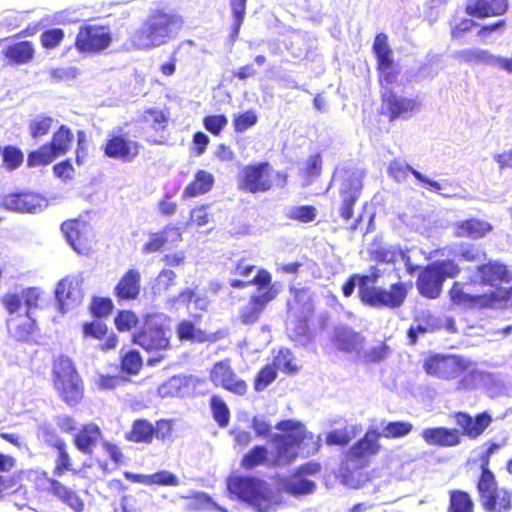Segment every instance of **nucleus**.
Masks as SVG:
<instances>
[{
	"label": "nucleus",
	"instance_id": "nucleus-49",
	"mask_svg": "<svg viewBox=\"0 0 512 512\" xmlns=\"http://www.w3.org/2000/svg\"><path fill=\"white\" fill-rule=\"evenodd\" d=\"M177 335L180 340L204 342L208 339L205 332L197 329L190 321L183 320L177 327Z\"/></svg>",
	"mask_w": 512,
	"mask_h": 512
},
{
	"label": "nucleus",
	"instance_id": "nucleus-2",
	"mask_svg": "<svg viewBox=\"0 0 512 512\" xmlns=\"http://www.w3.org/2000/svg\"><path fill=\"white\" fill-rule=\"evenodd\" d=\"M181 16L162 10L152 11L132 34L131 43L140 50H151L166 44L182 26Z\"/></svg>",
	"mask_w": 512,
	"mask_h": 512
},
{
	"label": "nucleus",
	"instance_id": "nucleus-7",
	"mask_svg": "<svg viewBox=\"0 0 512 512\" xmlns=\"http://www.w3.org/2000/svg\"><path fill=\"white\" fill-rule=\"evenodd\" d=\"M376 277L363 276L359 279V294L361 300L375 307L396 308L402 305L407 295V287L403 283H397L390 286L389 289L376 287L373 284Z\"/></svg>",
	"mask_w": 512,
	"mask_h": 512
},
{
	"label": "nucleus",
	"instance_id": "nucleus-58",
	"mask_svg": "<svg viewBox=\"0 0 512 512\" xmlns=\"http://www.w3.org/2000/svg\"><path fill=\"white\" fill-rule=\"evenodd\" d=\"M277 376L276 369L273 365H266L263 367L255 377L254 388L256 391H263L268 387Z\"/></svg>",
	"mask_w": 512,
	"mask_h": 512
},
{
	"label": "nucleus",
	"instance_id": "nucleus-50",
	"mask_svg": "<svg viewBox=\"0 0 512 512\" xmlns=\"http://www.w3.org/2000/svg\"><path fill=\"white\" fill-rule=\"evenodd\" d=\"M56 157H59L50 144L43 145L37 151L31 152L27 158L29 166H41L50 164Z\"/></svg>",
	"mask_w": 512,
	"mask_h": 512
},
{
	"label": "nucleus",
	"instance_id": "nucleus-40",
	"mask_svg": "<svg viewBox=\"0 0 512 512\" xmlns=\"http://www.w3.org/2000/svg\"><path fill=\"white\" fill-rule=\"evenodd\" d=\"M15 466L12 456L0 454V498L16 486L14 479L7 475Z\"/></svg>",
	"mask_w": 512,
	"mask_h": 512
},
{
	"label": "nucleus",
	"instance_id": "nucleus-31",
	"mask_svg": "<svg viewBox=\"0 0 512 512\" xmlns=\"http://www.w3.org/2000/svg\"><path fill=\"white\" fill-rule=\"evenodd\" d=\"M280 488L292 496H302L311 494L316 489L314 481L303 477L297 472L290 477L283 478L279 482Z\"/></svg>",
	"mask_w": 512,
	"mask_h": 512
},
{
	"label": "nucleus",
	"instance_id": "nucleus-62",
	"mask_svg": "<svg viewBox=\"0 0 512 512\" xmlns=\"http://www.w3.org/2000/svg\"><path fill=\"white\" fill-rule=\"evenodd\" d=\"M56 447L59 451V455L56 460L54 474L56 476L60 477V476H62V474L65 470H72V468H71L72 464H71L70 456L68 455V453L65 450V443L63 441H58L56 443Z\"/></svg>",
	"mask_w": 512,
	"mask_h": 512
},
{
	"label": "nucleus",
	"instance_id": "nucleus-30",
	"mask_svg": "<svg viewBox=\"0 0 512 512\" xmlns=\"http://www.w3.org/2000/svg\"><path fill=\"white\" fill-rule=\"evenodd\" d=\"M422 438L428 445L451 447L460 443V436L456 429L444 427L427 428L422 432Z\"/></svg>",
	"mask_w": 512,
	"mask_h": 512
},
{
	"label": "nucleus",
	"instance_id": "nucleus-44",
	"mask_svg": "<svg viewBox=\"0 0 512 512\" xmlns=\"http://www.w3.org/2000/svg\"><path fill=\"white\" fill-rule=\"evenodd\" d=\"M72 131L65 125H62L57 132L53 134L50 146L58 156L65 155L71 148L73 141Z\"/></svg>",
	"mask_w": 512,
	"mask_h": 512
},
{
	"label": "nucleus",
	"instance_id": "nucleus-61",
	"mask_svg": "<svg viewBox=\"0 0 512 512\" xmlns=\"http://www.w3.org/2000/svg\"><path fill=\"white\" fill-rule=\"evenodd\" d=\"M142 358L137 351H129L122 357V370L130 373L137 374L142 367Z\"/></svg>",
	"mask_w": 512,
	"mask_h": 512
},
{
	"label": "nucleus",
	"instance_id": "nucleus-35",
	"mask_svg": "<svg viewBox=\"0 0 512 512\" xmlns=\"http://www.w3.org/2000/svg\"><path fill=\"white\" fill-rule=\"evenodd\" d=\"M9 333L17 340H26L33 331L34 319L31 315L11 316L7 320Z\"/></svg>",
	"mask_w": 512,
	"mask_h": 512
},
{
	"label": "nucleus",
	"instance_id": "nucleus-34",
	"mask_svg": "<svg viewBox=\"0 0 512 512\" xmlns=\"http://www.w3.org/2000/svg\"><path fill=\"white\" fill-rule=\"evenodd\" d=\"M35 49L30 41H21L6 46L3 49L5 58L16 64H25L34 57Z\"/></svg>",
	"mask_w": 512,
	"mask_h": 512
},
{
	"label": "nucleus",
	"instance_id": "nucleus-27",
	"mask_svg": "<svg viewBox=\"0 0 512 512\" xmlns=\"http://www.w3.org/2000/svg\"><path fill=\"white\" fill-rule=\"evenodd\" d=\"M181 239L182 234L180 229L173 225H167L161 231L149 234V239L143 246V252H157L168 242H178Z\"/></svg>",
	"mask_w": 512,
	"mask_h": 512
},
{
	"label": "nucleus",
	"instance_id": "nucleus-1",
	"mask_svg": "<svg viewBox=\"0 0 512 512\" xmlns=\"http://www.w3.org/2000/svg\"><path fill=\"white\" fill-rule=\"evenodd\" d=\"M425 372L435 378L451 381L461 375L458 388L486 386L492 375L473 368V363L465 357L452 354H436L428 357L423 365Z\"/></svg>",
	"mask_w": 512,
	"mask_h": 512
},
{
	"label": "nucleus",
	"instance_id": "nucleus-36",
	"mask_svg": "<svg viewBox=\"0 0 512 512\" xmlns=\"http://www.w3.org/2000/svg\"><path fill=\"white\" fill-rule=\"evenodd\" d=\"M214 185V176L205 170H199L194 180L185 188L183 197H195L209 192Z\"/></svg>",
	"mask_w": 512,
	"mask_h": 512
},
{
	"label": "nucleus",
	"instance_id": "nucleus-18",
	"mask_svg": "<svg viewBox=\"0 0 512 512\" xmlns=\"http://www.w3.org/2000/svg\"><path fill=\"white\" fill-rule=\"evenodd\" d=\"M332 342L342 352L360 356L364 347V337L349 327H336L333 332Z\"/></svg>",
	"mask_w": 512,
	"mask_h": 512
},
{
	"label": "nucleus",
	"instance_id": "nucleus-28",
	"mask_svg": "<svg viewBox=\"0 0 512 512\" xmlns=\"http://www.w3.org/2000/svg\"><path fill=\"white\" fill-rule=\"evenodd\" d=\"M492 225L484 220L471 218L459 221L453 225V234L456 237H468L478 239L492 231Z\"/></svg>",
	"mask_w": 512,
	"mask_h": 512
},
{
	"label": "nucleus",
	"instance_id": "nucleus-26",
	"mask_svg": "<svg viewBox=\"0 0 512 512\" xmlns=\"http://www.w3.org/2000/svg\"><path fill=\"white\" fill-rule=\"evenodd\" d=\"M140 272L136 269L128 270L115 286V295L121 300H134L140 293Z\"/></svg>",
	"mask_w": 512,
	"mask_h": 512
},
{
	"label": "nucleus",
	"instance_id": "nucleus-48",
	"mask_svg": "<svg viewBox=\"0 0 512 512\" xmlns=\"http://www.w3.org/2000/svg\"><path fill=\"white\" fill-rule=\"evenodd\" d=\"M413 429V425L406 421L388 422L382 424L380 437L384 438H401L408 435Z\"/></svg>",
	"mask_w": 512,
	"mask_h": 512
},
{
	"label": "nucleus",
	"instance_id": "nucleus-17",
	"mask_svg": "<svg viewBox=\"0 0 512 512\" xmlns=\"http://www.w3.org/2000/svg\"><path fill=\"white\" fill-rule=\"evenodd\" d=\"M0 205L14 212L37 213L46 207V201L37 194L22 193L5 196Z\"/></svg>",
	"mask_w": 512,
	"mask_h": 512
},
{
	"label": "nucleus",
	"instance_id": "nucleus-15",
	"mask_svg": "<svg viewBox=\"0 0 512 512\" xmlns=\"http://www.w3.org/2000/svg\"><path fill=\"white\" fill-rule=\"evenodd\" d=\"M210 379L215 386H220L236 395L242 396L247 392L246 382L236 375L229 360L214 364L210 371Z\"/></svg>",
	"mask_w": 512,
	"mask_h": 512
},
{
	"label": "nucleus",
	"instance_id": "nucleus-54",
	"mask_svg": "<svg viewBox=\"0 0 512 512\" xmlns=\"http://www.w3.org/2000/svg\"><path fill=\"white\" fill-rule=\"evenodd\" d=\"M185 388V379L179 376H174L158 387V394L161 397L180 396Z\"/></svg>",
	"mask_w": 512,
	"mask_h": 512
},
{
	"label": "nucleus",
	"instance_id": "nucleus-29",
	"mask_svg": "<svg viewBox=\"0 0 512 512\" xmlns=\"http://www.w3.org/2000/svg\"><path fill=\"white\" fill-rule=\"evenodd\" d=\"M455 421L458 426L463 430V434L476 438L483 433V431L491 423V417L487 413L479 414L475 419L466 413H457Z\"/></svg>",
	"mask_w": 512,
	"mask_h": 512
},
{
	"label": "nucleus",
	"instance_id": "nucleus-13",
	"mask_svg": "<svg viewBox=\"0 0 512 512\" xmlns=\"http://www.w3.org/2000/svg\"><path fill=\"white\" fill-rule=\"evenodd\" d=\"M83 278L81 275L67 276L57 284L55 295L63 313L78 307L83 300Z\"/></svg>",
	"mask_w": 512,
	"mask_h": 512
},
{
	"label": "nucleus",
	"instance_id": "nucleus-6",
	"mask_svg": "<svg viewBox=\"0 0 512 512\" xmlns=\"http://www.w3.org/2000/svg\"><path fill=\"white\" fill-rule=\"evenodd\" d=\"M171 332L164 314L148 315L141 332L133 336V341L150 353L165 351L170 347Z\"/></svg>",
	"mask_w": 512,
	"mask_h": 512
},
{
	"label": "nucleus",
	"instance_id": "nucleus-4",
	"mask_svg": "<svg viewBox=\"0 0 512 512\" xmlns=\"http://www.w3.org/2000/svg\"><path fill=\"white\" fill-rule=\"evenodd\" d=\"M228 490L257 512H273L282 503L279 489L256 477H233Z\"/></svg>",
	"mask_w": 512,
	"mask_h": 512
},
{
	"label": "nucleus",
	"instance_id": "nucleus-45",
	"mask_svg": "<svg viewBox=\"0 0 512 512\" xmlns=\"http://www.w3.org/2000/svg\"><path fill=\"white\" fill-rule=\"evenodd\" d=\"M373 51L377 58V67L387 66L394 63L393 52L388 44V38L385 34L380 33L375 37Z\"/></svg>",
	"mask_w": 512,
	"mask_h": 512
},
{
	"label": "nucleus",
	"instance_id": "nucleus-12",
	"mask_svg": "<svg viewBox=\"0 0 512 512\" xmlns=\"http://www.w3.org/2000/svg\"><path fill=\"white\" fill-rule=\"evenodd\" d=\"M112 42L109 30L103 26L81 27L76 37V48L81 52L100 53Z\"/></svg>",
	"mask_w": 512,
	"mask_h": 512
},
{
	"label": "nucleus",
	"instance_id": "nucleus-11",
	"mask_svg": "<svg viewBox=\"0 0 512 512\" xmlns=\"http://www.w3.org/2000/svg\"><path fill=\"white\" fill-rule=\"evenodd\" d=\"M103 152L109 158L131 162L139 154V144L118 129L108 134Z\"/></svg>",
	"mask_w": 512,
	"mask_h": 512
},
{
	"label": "nucleus",
	"instance_id": "nucleus-16",
	"mask_svg": "<svg viewBox=\"0 0 512 512\" xmlns=\"http://www.w3.org/2000/svg\"><path fill=\"white\" fill-rule=\"evenodd\" d=\"M362 189V174L358 172L346 173L340 186L342 198L341 216L344 219L352 217V207Z\"/></svg>",
	"mask_w": 512,
	"mask_h": 512
},
{
	"label": "nucleus",
	"instance_id": "nucleus-9",
	"mask_svg": "<svg viewBox=\"0 0 512 512\" xmlns=\"http://www.w3.org/2000/svg\"><path fill=\"white\" fill-rule=\"evenodd\" d=\"M379 438L380 434L376 430L369 429L364 437L350 448L347 456L348 467L358 470L368 465L370 458L381 449Z\"/></svg>",
	"mask_w": 512,
	"mask_h": 512
},
{
	"label": "nucleus",
	"instance_id": "nucleus-23",
	"mask_svg": "<svg viewBox=\"0 0 512 512\" xmlns=\"http://www.w3.org/2000/svg\"><path fill=\"white\" fill-rule=\"evenodd\" d=\"M507 8V0H468L466 4V12L478 18L502 15Z\"/></svg>",
	"mask_w": 512,
	"mask_h": 512
},
{
	"label": "nucleus",
	"instance_id": "nucleus-41",
	"mask_svg": "<svg viewBox=\"0 0 512 512\" xmlns=\"http://www.w3.org/2000/svg\"><path fill=\"white\" fill-rule=\"evenodd\" d=\"M100 436L101 433L98 426L94 424L86 425L76 436L75 445L80 451L89 453Z\"/></svg>",
	"mask_w": 512,
	"mask_h": 512
},
{
	"label": "nucleus",
	"instance_id": "nucleus-14",
	"mask_svg": "<svg viewBox=\"0 0 512 512\" xmlns=\"http://www.w3.org/2000/svg\"><path fill=\"white\" fill-rule=\"evenodd\" d=\"M238 186L250 193L269 190L272 186L269 165L261 163L245 166L239 174Z\"/></svg>",
	"mask_w": 512,
	"mask_h": 512
},
{
	"label": "nucleus",
	"instance_id": "nucleus-51",
	"mask_svg": "<svg viewBox=\"0 0 512 512\" xmlns=\"http://www.w3.org/2000/svg\"><path fill=\"white\" fill-rule=\"evenodd\" d=\"M56 157H59L50 144L43 145L37 151L31 152L27 158L29 166H41L50 164Z\"/></svg>",
	"mask_w": 512,
	"mask_h": 512
},
{
	"label": "nucleus",
	"instance_id": "nucleus-59",
	"mask_svg": "<svg viewBox=\"0 0 512 512\" xmlns=\"http://www.w3.org/2000/svg\"><path fill=\"white\" fill-rule=\"evenodd\" d=\"M377 69L380 74L379 80L383 91L390 90L389 86L396 81L399 74L397 65L394 62L392 64H388L387 66H379Z\"/></svg>",
	"mask_w": 512,
	"mask_h": 512
},
{
	"label": "nucleus",
	"instance_id": "nucleus-38",
	"mask_svg": "<svg viewBox=\"0 0 512 512\" xmlns=\"http://www.w3.org/2000/svg\"><path fill=\"white\" fill-rule=\"evenodd\" d=\"M171 302L173 304H186L188 308L192 305L193 309L200 311L207 310L210 303L208 297L204 293L190 288L184 289L178 296L172 298Z\"/></svg>",
	"mask_w": 512,
	"mask_h": 512
},
{
	"label": "nucleus",
	"instance_id": "nucleus-25",
	"mask_svg": "<svg viewBox=\"0 0 512 512\" xmlns=\"http://www.w3.org/2000/svg\"><path fill=\"white\" fill-rule=\"evenodd\" d=\"M510 279L511 276L506 267L496 262L478 266L471 276V281L474 283L491 285H494L497 281H509Z\"/></svg>",
	"mask_w": 512,
	"mask_h": 512
},
{
	"label": "nucleus",
	"instance_id": "nucleus-39",
	"mask_svg": "<svg viewBox=\"0 0 512 512\" xmlns=\"http://www.w3.org/2000/svg\"><path fill=\"white\" fill-rule=\"evenodd\" d=\"M511 502L512 494L503 488H497L482 503L487 510L503 512L510 509Z\"/></svg>",
	"mask_w": 512,
	"mask_h": 512
},
{
	"label": "nucleus",
	"instance_id": "nucleus-10",
	"mask_svg": "<svg viewBox=\"0 0 512 512\" xmlns=\"http://www.w3.org/2000/svg\"><path fill=\"white\" fill-rule=\"evenodd\" d=\"M450 299L454 304L464 307L485 306L487 304L495 306L494 301H501L504 306H508L512 305V288L498 289L493 294V300H491L485 296L472 295L464 291L459 282H455L450 290Z\"/></svg>",
	"mask_w": 512,
	"mask_h": 512
},
{
	"label": "nucleus",
	"instance_id": "nucleus-43",
	"mask_svg": "<svg viewBox=\"0 0 512 512\" xmlns=\"http://www.w3.org/2000/svg\"><path fill=\"white\" fill-rule=\"evenodd\" d=\"M154 428L146 420H136L130 432L126 434V439L132 442L150 443L153 440Z\"/></svg>",
	"mask_w": 512,
	"mask_h": 512
},
{
	"label": "nucleus",
	"instance_id": "nucleus-8",
	"mask_svg": "<svg viewBox=\"0 0 512 512\" xmlns=\"http://www.w3.org/2000/svg\"><path fill=\"white\" fill-rule=\"evenodd\" d=\"M61 229L68 243L78 254L89 255L95 250V234L86 221L70 220L64 222Z\"/></svg>",
	"mask_w": 512,
	"mask_h": 512
},
{
	"label": "nucleus",
	"instance_id": "nucleus-57",
	"mask_svg": "<svg viewBox=\"0 0 512 512\" xmlns=\"http://www.w3.org/2000/svg\"><path fill=\"white\" fill-rule=\"evenodd\" d=\"M450 512H473V503L467 493L454 492L451 495Z\"/></svg>",
	"mask_w": 512,
	"mask_h": 512
},
{
	"label": "nucleus",
	"instance_id": "nucleus-47",
	"mask_svg": "<svg viewBox=\"0 0 512 512\" xmlns=\"http://www.w3.org/2000/svg\"><path fill=\"white\" fill-rule=\"evenodd\" d=\"M190 502L187 505L189 510H211L214 508L217 511L227 512L226 509L216 504L206 493L197 492L192 496H181Z\"/></svg>",
	"mask_w": 512,
	"mask_h": 512
},
{
	"label": "nucleus",
	"instance_id": "nucleus-56",
	"mask_svg": "<svg viewBox=\"0 0 512 512\" xmlns=\"http://www.w3.org/2000/svg\"><path fill=\"white\" fill-rule=\"evenodd\" d=\"M22 297L26 308L24 315L32 316V310L40 307L42 292L36 287H30L22 290Z\"/></svg>",
	"mask_w": 512,
	"mask_h": 512
},
{
	"label": "nucleus",
	"instance_id": "nucleus-46",
	"mask_svg": "<svg viewBox=\"0 0 512 512\" xmlns=\"http://www.w3.org/2000/svg\"><path fill=\"white\" fill-rule=\"evenodd\" d=\"M273 367L275 369H279L284 373H297L299 370V365L297 364L293 354L290 350L281 348L273 357Z\"/></svg>",
	"mask_w": 512,
	"mask_h": 512
},
{
	"label": "nucleus",
	"instance_id": "nucleus-63",
	"mask_svg": "<svg viewBox=\"0 0 512 512\" xmlns=\"http://www.w3.org/2000/svg\"><path fill=\"white\" fill-rule=\"evenodd\" d=\"M431 266L438 273V275L441 276L443 282L446 278L455 277L460 271L458 265L451 260L435 262L432 263Z\"/></svg>",
	"mask_w": 512,
	"mask_h": 512
},
{
	"label": "nucleus",
	"instance_id": "nucleus-5",
	"mask_svg": "<svg viewBox=\"0 0 512 512\" xmlns=\"http://www.w3.org/2000/svg\"><path fill=\"white\" fill-rule=\"evenodd\" d=\"M52 374L53 385L59 396L68 405H76L83 397V388L72 361L66 356L55 358Z\"/></svg>",
	"mask_w": 512,
	"mask_h": 512
},
{
	"label": "nucleus",
	"instance_id": "nucleus-60",
	"mask_svg": "<svg viewBox=\"0 0 512 512\" xmlns=\"http://www.w3.org/2000/svg\"><path fill=\"white\" fill-rule=\"evenodd\" d=\"M439 328V322L436 318L428 316L425 323L418 322L409 329L408 336L411 344H414L417 340L418 334H423L428 331H434Z\"/></svg>",
	"mask_w": 512,
	"mask_h": 512
},
{
	"label": "nucleus",
	"instance_id": "nucleus-33",
	"mask_svg": "<svg viewBox=\"0 0 512 512\" xmlns=\"http://www.w3.org/2000/svg\"><path fill=\"white\" fill-rule=\"evenodd\" d=\"M443 281L441 276L432 268L428 266L420 275L417 281L419 292L428 298H436L441 292Z\"/></svg>",
	"mask_w": 512,
	"mask_h": 512
},
{
	"label": "nucleus",
	"instance_id": "nucleus-32",
	"mask_svg": "<svg viewBox=\"0 0 512 512\" xmlns=\"http://www.w3.org/2000/svg\"><path fill=\"white\" fill-rule=\"evenodd\" d=\"M420 254L418 250L402 251L396 248L384 249L381 251L380 258L383 262L403 264L409 273H413L420 266L414 262L416 256Z\"/></svg>",
	"mask_w": 512,
	"mask_h": 512
},
{
	"label": "nucleus",
	"instance_id": "nucleus-64",
	"mask_svg": "<svg viewBox=\"0 0 512 512\" xmlns=\"http://www.w3.org/2000/svg\"><path fill=\"white\" fill-rule=\"evenodd\" d=\"M3 305L11 316L19 313L22 306L24 305V299L22 297V291L20 293H7L2 299Z\"/></svg>",
	"mask_w": 512,
	"mask_h": 512
},
{
	"label": "nucleus",
	"instance_id": "nucleus-20",
	"mask_svg": "<svg viewBox=\"0 0 512 512\" xmlns=\"http://www.w3.org/2000/svg\"><path fill=\"white\" fill-rule=\"evenodd\" d=\"M382 102L383 112L389 115L390 120L406 117L407 114L412 113L417 107L415 100L398 96L391 90L382 92Z\"/></svg>",
	"mask_w": 512,
	"mask_h": 512
},
{
	"label": "nucleus",
	"instance_id": "nucleus-3",
	"mask_svg": "<svg viewBox=\"0 0 512 512\" xmlns=\"http://www.w3.org/2000/svg\"><path fill=\"white\" fill-rule=\"evenodd\" d=\"M276 429L283 434H274L272 443L274 449L280 455V459L286 464L291 463L296 458L298 450H302L306 454H314L320 448V436L315 439L313 434L308 432L299 421H281L276 425Z\"/></svg>",
	"mask_w": 512,
	"mask_h": 512
},
{
	"label": "nucleus",
	"instance_id": "nucleus-52",
	"mask_svg": "<svg viewBox=\"0 0 512 512\" xmlns=\"http://www.w3.org/2000/svg\"><path fill=\"white\" fill-rule=\"evenodd\" d=\"M210 406L215 421L221 427H226L230 419V411L223 399L214 395L210 400Z\"/></svg>",
	"mask_w": 512,
	"mask_h": 512
},
{
	"label": "nucleus",
	"instance_id": "nucleus-37",
	"mask_svg": "<svg viewBox=\"0 0 512 512\" xmlns=\"http://www.w3.org/2000/svg\"><path fill=\"white\" fill-rule=\"evenodd\" d=\"M457 58L463 62L485 64L497 68L498 56L480 48L464 49L456 53Z\"/></svg>",
	"mask_w": 512,
	"mask_h": 512
},
{
	"label": "nucleus",
	"instance_id": "nucleus-21",
	"mask_svg": "<svg viewBox=\"0 0 512 512\" xmlns=\"http://www.w3.org/2000/svg\"><path fill=\"white\" fill-rule=\"evenodd\" d=\"M277 295L275 288H268L264 293H257L251 297L249 302L243 306L240 312V320L244 324L255 323L263 312L267 303Z\"/></svg>",
	"mask_w": 512,
	"mask_h": 512
},
{
	"label": "nucleus",
	"instance_id": "nucleus-42",
	"mask_svg": "<svg viewBox=\"0 0 512 512\" xmlns=\"http://www.w3.org/2000/svg\"><path fill=\"white\" fill-rule=\"evenodd\" d=\"M50 491L61 500L65 501L75 511L79 512L83 509V502L81 499L66 486L59 481L49 479Z\"/></svg>",
	"mask_w": 512,
	"mask_h": 512
},
{
	"label": "nucleus",
	"instance_id": "nucleus-53",
	"mask_svg": "<svg viewBox=\"0 0 512 512\" xmlns=\"http://www.w3.org/2000/svg\"><path fill=\"white\" fill-rule=\"evenodd\" d=\"M356 432V426L333 430L327 434L326 443L328 445H346L356 436Z\"/></svg>",
	"mask_w": 512,
	"mask_h": 512
},
{
	"label": "nucleus",
	"instance_id": "nucleus-22",
	"mask_svg": "<svg viewBox=\"0 0 512 512\" xmlns=\"http://www.w3.org/2000/svg\"><path fill=\"white\" fill-rule=\"evenodd\" d=\"M241 465L249 470L260 465L278 466L286 465V463L280 459V455L275 449L272 452H268L265 447L256 446L244 455Z\"/></svg>",
	"mask_w": 512,
	"mask_h": 512
},
{
	"label": "nucleus",
	"instance_id": "nucleus-55",
	"mask_svg": "<svg viewBox=\"0 0 512 512\" xmlns=\"http://www.w3.org/2000/svg\"><path fill=\"white\" fill-rule=\"evenodd\" d=\"M53 119L51 117L38 115L29 123V132L33 139L46 135L51 129Z\"/></svg>",
	"mask_w": 512,
	"mask_h": 512
},
{
	"label": "nucleus",
	"instance_id": "nucleus-24",
	"mask_svg": "<svg viewBox=\"0 0 512 512\" xmlns=\"http://www.w3.org/2000/svg\"><path fill=\"white\" fill-rule=\"evenodd\" d=\"M499 449V445L492 444L486 450L481 451L480 455V466L482 474L478 482V490L481 496L482 502L488 498L489 494H492L497 489L495 478L492 472L488 470L489 457L490 455Z\"/></svg>",
	"mask_w": 512,
	"mask_h": 512
},
{
	"label": "nucleus",
	"instance_id": "nucleus-19",
	"mask_svg": "<svg viewBox=\"0 0 512 512\" xmlns=\"http://www.w3.org/2000/svg\"><path fill=\"white\" fill-rule=\"evenodd\" d=\"M291 298L288 300L289 317L300 320L301 333H304L306 326L304 319L312 312L311 295L307 289L291 288Z\"/></svg>",
	"mask_w": 512,
	"mask_h": 512
}]
</instances>
